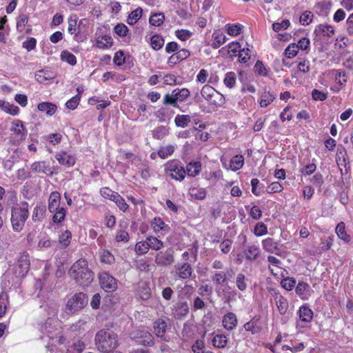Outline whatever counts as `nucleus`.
<instances>
[{"label":"nucleus","mask_w":353,"mask_h":353,"mask_svg":"<svg viewBox=\"0 0 353 353\" xmlns=\"http://www.w3.org/2000/svg\"><path fill=\"white\" fill-rule=\"evenodd\" d=\"M132 339L138 344L143 346H152L154 345V337L151 333L145 330H138L130 334Z\"/></svg>","instance_id":"obj_9"},{"label":"nucleus","mask_w":353,"mask_h":353,"mask_svg":"<svg viewBox=\"0 0 353 353\" xmlns=\"http://www.w3.org/2000/svg\"><path fill=\"white\" fill-rule=\"evenodd\" d=\"M94 343L99 352L110 353L119 345L117 334L113 331L101 329L95 335Z\"/></svg>","instance_id":"obj_2"},{"label":"nucleus","mask_w":353,"mask_h":353,"mask_svg":"<svg viewBox=\"0 0 353 353\" xmlns=\"http://www.w3.org/2000/svg\"><path fill=\"white\" fill-rule=\"evenodd\" d=\"M261 243L263 249L267 252L278 254L281 251L279 242L273 238L264 239Z\"/></svg>","instance_id":"obj_21"},{"label":"nucleus","mask_w":353,"mask_h":353,"mask_svg":"<svg viewBox=\"0 0 353 353\" xmlns=\"http://www.w3.org/2000/svg\"><path fill=\"white\" fill-rule=\"evenodd\" d=\"M236 74L233 72H227L223 79V83L226 87L232 88L236 84Z\"/></svg>","instance_id":"obj_57"},{"label":"nucleus","mask_w":353,"mask_h":353,"mask_svg":"<svg viewBox=\"0 0 353 353\" xmlns=\"http://www.w3.org/2000/svg\"><path fill=\"white\" fill-rule=\"evenodd\" d=\"M268 232V227L263 222L257 223L253 230V233L256 236L265 235Z\"/></svg>","instance_id":"obj_54"},{"label":"nucleus","mask_w":353,"mask_h":353,"mask_svg":"<svg viewBox=\"0 0 353 353\" xmlns=\"http://www.w3.org/2000/svg\"><path fill=\"white\" fill-rule=\"evenodd\" d=\"M174 261V251L172 248H168L164 251L157 253L154 262L158 266L167 267Z\"/></svg>","instance_id":"obj_8"},{"label":"nucleus","mask_w":353,"mask_h":353,"mask_svg":"<svg viewBox=\"0 0 353 353\" xmlns=\"http://www.w3.org/2000/svg\"><path fill=\"white\" fill-rule=\"evenodd\" d=\"M101 288L108 292H115L118 288V281L108 272H101L98 275Z\"/></svg>","instance_id":"obj_6"},{"label":"nucleus","mask_w":353,"mask_h":353,"mask_svg":"<svg viewBox=\"0 0 353 353\" xmlns=\"http://www.w3.org/2000/svg\"><path fill=\"white\" fill-rule=\"evenodd\" d=\"M99 193L102 197L105 199H109L112 201H114L116 196L119 194L118 192L112 190L108 187H103L100 189Z\"/></svg>","instance_id":"obj_50"},{"label":"nucleus","mask_w":353,"mask_h":353,"mask_svg":"<svg viewBox=\"0 0 353 353\" xmlns=\"http://www.w3.org/2000/svg\"><path fill=\"white\" fill-rule=\"evenodd\" d=\"M335 81L338 85L332 87L331 90L338 92L345 86L347 81L346 73L343 71L336 70Z\"/></svg>","instance_id":"obj_27"},{"label":"nucleus","mask_w":353,"mask_h":353,"mask_svg":"<svg viewBox=\"0 0 353 353\" xmlns=\"http://www.w3.org/2000/svg\"><path fill=\"white\" fill-rule=\"evenodd\" d=\"M246 280L247 279L245 278V276L243 274L240 273V274H237V276L236 277V285L237 288L240 291L243 292V291L246 290V289L248 288Z\"/></svg>","instance_id":"obj_61"},{"label":"nucleus","mask_w":353,"mask_h":353,"mask_svg":"<svg viewBox=\"0 0 353 353\" xmlns=\"http://www.w3.org/2000/svg\"><path fill=\"white\" fill-rule=\"evenodd\" d=\"M152 137L156 139H162L169 134V129L164 125H160L154 128L152 132Z\"/></svg>","instance_id":"obj_42"},{"label":"nucleus","mask_w":353,"mask_h":353,"mask_svg":"<svg viewBox=\"0 0 353 353\" xmlns=\"http://www.w3.org/2000/svg\"><path fill=\"white\" fill-rule=\"evenodd\" d=\"M243 253L246 260L252 262L259 258L261 255V249L259 244L257 243H254L248 245L245 248Z\"/></svg>","instance_id":"obj_19"},{"label":"nucleus","mask_w":353,"mask_h":353,"mask_svg":"<svg viewBox=\"0 0 353 353\" xmlns=\"http://www.w3.org/2000/svg\"><path fill=\"white\" fill-rule=\"evenodd\" d=\"M61 194L58 191H53L48 198V210L50 212H55L60 207Z\"/></svg>","instance_id":"obj_26"},{"label":"nucleus","mask_w":353,"mask_h":353,"mask_svg":"<svg viewBox=\"0 0 353 353\" xmlns=\"http://www.w3.org/2000/svg\"><path fill=\"white\" fill-rule=\"evenodd\" d=\"M30 168L34 173L45 174L49 176L53 174L50 163L46 161H35L31 164Z\"/></svg>","instance_id":"obj_15"},{"label":"nucleus","mask_w":353,"mask_h":353,"mask_svg":"<svg viewBox=\"0 0 353 353\" xmlns=\"http://www.w3.org/2000/svg\"><path fill=\"white\" fill-rule=\"evenodd\" d=\"M165 21V15L163 12L152 14L149 18V23L151 26L159 27Z\"/></svg>","instance_id":"obj_41"},{"label":"nucleus","mask_w":353,"mask_h":353,"mask_svg":"<svg viewBox=\"0 0 353 353\" xmlns=\"http://www.w3.org/2000/svg\"><path fill=\"white\" fill-rule=\"evenodd\" d=\"M164 45V39L160 34H154L150 38V46L154 50H159Z\"/></svg>","instance_id":"obj_40"},{"label":"nucleus","mask_w":353,"mask_h":353,"mask_svg":"<svg viewBox=\"0 0 353 353\" xmlns=\"http://www.w3.org/2000/svg\"><path fill=\"white\" fill-rule=\"evenodd\" d=\"M272 294L279 312L281 315L285 314L289 307L288 299L277 290H272Z\"/></svg>","instance_id":"obj_14"},{"label":"nucleus","mask_w":353,"mask_h":353,"mask_svg":"<svg viewBox=\"0 0 353 353\" xmlns=\"http://www.w3.org/2000/svg\"><path fill=\"white\" fill-rule=\"evenodd\" d=\"M88 304V296L83 292L74 294L68 299L66 307L71 312H77L83 309Z\"/></svg>","instance_id":"obj_7"},{"label":"nucleus","mask_w":353,"mask_h":353,"mask_svg":"<svg viewBox=\"0 0 353 353\" xmlns=\"http://www.w3.org/2000/svg\"><path fill=\"white\" fill-rule=\"evenodd\" d=\"M233 274L234 271L231 268L228 269L226 272L215 271L212 275V280L215 284L221 285L226 283Z\"/></svg>","instance_id":"obj_20"},{"label":"nucleus","mask_w":353,"mask_h":353,"mask_svg":"<svg viewBox=\"0 0 353 353\" xmlns=\"http://www.w3.org/2000/svg\"><path fill=\"white\" fill-rule=\"evenodd\" d=\"M37 109L40 112H46L48 116H52L57 111V105L51 102H42L38 104Z\"/></svg>","instance_id":"obj_32"},{"label":"nucleus","mask_w":353,"mask_h":353,"mask_svg":"<svg viewBox=\"0 0 353 353\" xmlns=\"http://www.w3.org/2000/svg\"><path fill=\"white\" fill-rule=\"evenodd\" d=\"M175 90H176L174 92L177 101H185L190 96V91L188 88H176Z\"/></svg>","instance_id":"obj_58"},{"label":"nucleus","mask_w":353,"mask_h":353,"mask_svg":"<svg viewBox=\"0 0 353 353\" xmlns=\"http://www.w3.org/2000/svg\"><path fill=\"white\" fill-rule=\"evenodd\" d=\"M242 26L239 23H228L226 25V32L229 35L237 36L241 34Z\"/></svg>","instance_id":"obj_52"},{"label":"nucleus","mask_w":353,"mask_h":353,"mask_svg":"<svg viewBox=\"0 0 353 353\" xmlns=\"http://www.w3.org/2000/svg\"><path fill=\"white\" fill-rule=\"evenodd\" d=\"M9 304V296L7 292L2 291L0 293V319L3 317L6 313L8 305Z\"/></svg>","instance_id":"obj_38"},{"label":"nucleus","mask_w":353,"mask_h":353,"mask_svg":"<svg viewBox=\"0 0 353 353\" xmlns=\"http://www.w3.org/2000/svg\"><path fill=\"white\" fill-rule=\"evenodd\" d=\"M336 233L339 239L345 242H350L351 237L345 231V224L344 222H340L336 227Z\"/></svg>","instance_id":"obj_37"},{"label":"nucleus","mask_w":353,"mask_h":353,"mask_svg":"<svg viewBox=\"0 0 353 353\" xmlns=\"http://www.w3.org/2000/svg\"><path fill=\"white\" fill-rule=\"evenodd\" d=\"M245 209L249 210V215L254 220H259L262 216V211L257 205H253L250 208V205H245Z\"/></svg>","instance_id":"obj_53"},{"label":"nucleus","mask_w":353,"mask_h":353,"mask_svg":"<svg viewBox=\"0 0 353 353\" xmlns=\"http://www.w3.org/2000/svg\"><path fill=\"white\" fill-rule=\"evenodd\" d=\"M238 323L236 315L232 312H227L222 319V325L227 331H232L236 329Z\"/></svg>","instance_id":"obj_18"},{"label":"nucleus","mask_w":353,"mask_h":353,"mask_svg":"<svg viewBox=\"0 0 353 353\" xmlns=\"http://www.w3.org/2000/svg\"><path fill=\"white\" fill-rule=\"evenodd\" d=\"M0 108L5 112L13 116L17 115L20 111L17 105L10 104L4 100H0Z\"/></svg>","instance_id":"obj_34"},{"label":"nucleus","mask_w":353,"mask_h":353,"mask_svg":"<svg viewBox=\"0 0 353 353\" xmlns=\"http://www.w3.org/2000/svg\"><path fill=\"white\" fill-rule=\"evenodd\" d=\"M298 314L302 322L308 323L312 321L314 313L307 305L304 304L299 307Z\"/></svg>","instance_id":"obj_28"},{"label":"nucleus","mask_w":353,"mask_h":353,"mask_svg":"<svg viewBox=\"0 0 353 353\" xmlns=\"http://www.w3.org/2000/svg\"><path fill=\"white\" fill-rule=\"evenodd\" d=\"M314 14L311 11H305L300 16L299 21L303 26H307L312 23Z\"/></svg>","instance_id":"obj_64"},{"label":"nucleus","mask_w":353,"mask_h":353,"mask_svg":"<svg viewBox=\"0 0 353 353\" xmlns=\"http://www.w3.org/2000/svg\"><path fill=\"white\" fill-rule=\"evenodd\" d=\"M29 215V204L27 201H23L14 203L11 208L10 217L12 230L17 232H21L23 229Z\"/></svg>","instance_id":"obj_3"},{"label":"nucleus","mask_w":353,"mask_h":353,"mask_svg":"<svg viewBox=\"0 0 353 353\" xmlns=\"http://www.w3.org/2000/svg\"><path fill=\"white\" fill-rule=\"evenodd\" d=\"M189 194L197 200H203L206 197L207 192L205 188L199 186H192L189 189Z\"/></svg>","instance_id":"obj_35"},{"label":"nucleus","mask_w":353,"mask_h":353,"mask_svg":"<svg viewBox=\"0 0 353 353\" xmlns=\"http://www.w3.org/2000/svg\"><path fill=\"white\" fill-rule=\"evenodd\" d=\"M192 35V32L186 29H179L175 31V36L182 41H186Z\"/></svg>","instance_id":"obj_63"},{"label":"nucleus","mask_w":353,"mask_h":353,"mask_svg":"<svg viewBox=\"0 0 353 353\" xmlns=\"http://www.w3.org/2000/svg\"><path fill=\"white\" fill-rule=\"evenodd\" d=\"M130 240L129 233L123 229H118L115 234V241L118 243H128Z\"/></svg>","instance_id":"obj_56"},{"label":"nucleus","mask_w":353,"mask_h":353,"mask_svg":"<svg viewBox=\"0 0 353 353\" xmlns=\"http://www.w3.org/2000/svg\"><path fill=\"white\" fill-rule=\"evenodd\" d=\"M52 213L54 214L52 219L53 223H61L65 220L67 211L65 208L61 207L57 210L52 212Z\"/></svg>","instance_id":"obj_46"},{"label":"nucleus","mask_w":353,"mask_h":353,"mask_svg":"<svg viewBox=\"0 0 353 353\" xmlns=\"http://www.w3.org/2000/svg\"><path fill=\"white\" fill-rule=\"evenodd\" d=\"M46 206L43 203H39L34 208L32 214V220L34 223H40L41 222L46 215Z\"/></svg>","instance_id":"obj_24"},{"label":"nucleus","mask_w":353,"mask_h":353,"mask_svg":"<svg viewBox=\"0 0 353 353\" xmlns=\"http://www.w3.org/2000/svg\"><path fill=\"white\" fill-rule=\"evenodd\" d=\"M68 274L75 283L83 288L88 287L94 279V274L89 268L88 261L81 258L70 267Z\"/></svg>","instance_id":"obj_1"},{"label":"nucleus","mask_w":353,"mask_h":353,"mask_svg":"<svg viewBox=\"0 0 353 353\" xmlns=\"http://www.w3.org/2000/svg\"><path fill=\"white\" fill-rule=\"evenodd\" d=\"M223 166L227 170H231L233 172H236L241 169L244 165V157L241 154H236L234 156L230 161L229 166L227 167L226 163L221 159Z\"/></svg>","instance_id":"obj_17"},{"label":"nucleus","mask_w":353,"mask_h":353,"mask_svg":"<svg viewBox=\"0 0 353 353\" xmlns=\"http://www.w3.org/2000/svg\"><path fill=\"white\" fill-rule=\"evenodd\" d=\"M61 59L71 65H74L77 63L76 57L68 50H63L61 54Z\"/></svg>","instance_id":"obj_59"},{"label":"nucleus","mask_w":353,"mask_h":353,"mask_svg":"<svg viewBox=\"0 0 353 353\" xmlns=\"http://www.w3.org/2000/svg\"><path fill=\"white\" fill-rule=\"evenodd\" d=\"M71 239L72 233L70 230H66L59 235V242L61 244V248H65L70 244Z\"/></svg>","instance_id":"obj_49"},{"label":"nucleus","mask_w":353,"mask_h":353,"mask_svg":"<svg viewBox=\"0 0 353 353\" xmlns=\"http://www.w3.org/2000/svg\"><path fill=\"white\" fill-rule=\"evenodd\" d=\"M296 279L294 277L286 276L281 281V285L287 291H291L296 285Z\"/></svg>","instance_id":"obj_51"},{"label":"nucleus","mask_w":353,"mask_h":353,"mask_svg":"<svg viewBox=\"0 0 353 353\" xmlns=\"http://www.w3.org/2000/svg\"><path fill=\"white\" fill-rule=\"evenodd\" d=\"M147 240L148 242L149 248L152 250L159 251L162 248L164 247V243L159 239L158 236H148Z\"/></svg>","instance_id":"obj_36"},{"label":"nucleus","mask_w":353,"mask_h":353,"mask_svg":"<svg viewBox=\"0 0 353 353\" xmlns=\"http://www.w3.org/2000/svg\"><path fill=\"white\" fill-rule=\"evenodd\" d=\"M143 10L141 8L139 7L132 11L128 15L127 22L129 25L135 24L139 19L142 17Z\"/></svg>","instance_id":"obj_43"},{"label":"nucleus","mask_w":353,"mask_h":353,"mask_svg":"<svg viewBox=\"0 0 353 353\" xmlns=\"http://www.w3.org/2000/svg\"><path fill=\"white\" fill-rule=\"evenodd\" d=\"M314 32L321 37H332L335 30L332 26L329 24H319L316 26Z\"/></svg>","instance_id":"obj_29"},{"label":"nucleus","mask_w":353,"mask_h":353,"mask_svg":"<svg viewBox=\"0 0 353 353\" xmlns=\"http://www.w3.org/2000/svg\"><path fill=\"white\" fill-rule=\"evenodd\" d=\"M299 48L296 43H292L285 50V55L288 59H292L298 54Z\"/></svg>","instance_id":"obj_62"},{"label":"nucleus","mask_w":353,"mask_h":353,"mask_svg":"<svg viewBox=\"0 0 353 353\" xmlns=\"http://www.w3.org/2000/svg\"><path fill=\"white\" fill-rule=\"evenodd\" d=\"M201 94L210 105H214L216 107L223 105L225 101L223 95L210 85L203 86Z\"/></svg>","instance_id":"obj_5"},{"label":"nucleus","mask_w":353,"mask_h":353,"mask_svg":"<svg viewBox=\"0 0 353 353\" xmlns=\"http://www.w3.org/2000/svg\"><path fill=\"white\" fill-rule=\"evenodd\" d=\"M150 225L153 232L158 236V237L163 236L170 230V226L159 216L154 217L151 221Z\"/></svg>","instance_id":"obj_11"},{"label":"nucleus","mask_w":353,"mask_h":353,"mask_svg":"<svg viewBox=\"0 0 353 353\" xmlns=\"http://www.w3.org/2000/svg\"><path fill=\"white\" fill-rule=\"evenodd\" d=\"M56 76L55 72L48 67L37 70L34 75L35 79L42 84H48Z\"/></svg>","instance_id":"obj_12"},{"label":"nucleus","mask_w":353,"mask_h":353,"mask_svg":"<svg viewBox=\"0 0 353 353\" xmlns=\"http://www.w3.org/2000/svg\"><path fill=\"white\" fill-rule=\"evenodd\" d=\"M12 124V127L10 130L17 138L16 141H14L13 144H19L21 141L26 139L28 130L25 127L23 122L21 120H14Z\"/></svg>","instance_id":"obj_10"},{"label":"nucleus","mask_w":353,"mask_h":353,"mask_svg":"<svg viewBox=\"0 0 353 353\" xmlns=\"http://www.w3.org/2000/svg\"><path fill=\"white\" fill-rule=\"evenodd\" d=\"M212 343L216 348H224L228 344V337L225 334H216L213 337Z\"/></svg>","instance_id":"obj_39"},{"label":"nucleus","mask_w":353,"mask_h":353,"mask_svg":"<svg viewBox=\"0 0 353 353\" xmlns=\"http://www.w3.org/2000/svg\"><path fill=\"white\" fill-rule=\"evenodd\" d=\"M175 274L180 279L183 280L189 279L193 273L192 265L188 262L178 263L174 266Z\"/></svg>","instance_id":"obj_13"},{"label":"nucleus","mask_w":353,"mask_h":353,"mask_svg":"<svg viewBox=\"0 0 353 353\" xmlns=\"http://www.w3.org/2000/svg\"><path fill=\"white\" fill-rule=\"evenodd\" d=\"M114 41L109 34L99 35L96 39V46L99 49H109L113 46Z\"/></svg>","instance_id":"obj_30"},{"label":"nucleus","mask_w":353,"mask_h":353,"mask_svg":"<svg viewBox=\"0 0 353 353\" xmlns=\"http://www.w3.org/2000/svg\"><path fill=\"white\" fill-rule=\"evenodd\" d=\"M295 292L296 295L302 300H307L311 296V288L307 283L304 281H299Z\"/></svg>","instance_id":"obj_22"},{"label":"nucleus","mask_w":353,"mask_h":353,"mask_svg":"<svg viewBox=\"0 0 353 353\" xmlns=\"http://www.w3.org/2000/svg\"><path fill=\"white\" fill-rule=\"evenodd\" d=\"M284 190L283 185L279 181L272 182L267 186L266 191L268 194L280 193Z\"/></svg>","instance_id":"obj_55"},{"label":"nucleus","mask_w":353,"mask_h":353,"mask_svg":"<svg viewBox=\"0 0 353 353\" xmlns=\"http://www.w3.org/2000/svg\"><path fill=\"white\" fill-rule=\"evenodd\" d=\"M190 121L191 118L188 114H177L174 119L175 125L180 128L187 127Z\"/></svg>","instance_id":"obj_47"},{"label":"nucleus","mask_w":353,"mask_h":353,"mask_svg":"<svg viewBox=\"0 0 353 353\" xmlns=\"http://www.w3.org/2000/svg\"><path fill=\"white\" fill-rule=\"evenodd\" d=\"M165 175L176 181H182L186 176L183 163L178 159H172L164 164Z\"/></svg>","instance_id":"obj_4"},{"label":"nucleus","mask_w":353,"mask_h":353,"mask_svg":"<svg viewBox=\"0 0 353 353\" xmlns=\"http://www.w3.org/2000/svg\"><path fill=\"white\" fill-rule=\"evenodd\" d=\"M114 33L120 37H126L129 33V28L124 23L117 24L114 28Z\"/></svg>","instance_id":"obj_60"},{"label":"nucleus","mask_w":353,"mask_h":353,"mask_svg":"<svg viewBox=\"0 0 353 353\" xmlns=\"http://www.w3.org/2000/svg\"><path fill=\"white\" fill-rule=\"evenodd\" d=\"M154 332L157 337L161 338L165 341L168 340L165 337V334L167 330V323L162 319H158L154 321Z\"/></svg>","instance_id":"obj_23"},{"label":"nucleus","mask_w":353,"mask_h":353,"mask_svg":"<svg viewBox=\"0 0 353 353\" xmlns=\"http://www.w3.org/2000/svg\"><path fill=\"white\" fill-rule=\"evenodd\" d=\"M259 319V318L254 317L250 321L245 323L243 325L245 330L251 332L252 334L258 333L261 330V328L256 325Z\"/></svg>","instance_id":"obj_48"},{"label":"nucleus","mask_w":353,"mask_h":353,"mask_svg":"<svg viewBox=\"0 0 353 353\" xmlns=\"http://www.w3.org/2000/svg\"><path fill=\"white\" fill-rule=\"evenodd\" d=\"M276 99V95L270 91H264L260 96L259 103L261 108H265Z\"/></svg>","instance_id":"obj_31"},{"label":"nucleus","mask_w":353,"mask_h":353,"mask_svg":"<svg viewBox=\"0 0 353 353\" xmlns=\"http://www.w3.org/2000/svg\"><path fill=\"white\" fill-rule=\"evenodd\" d=\"M176 90H173L172 94L167 93L164 95L163 99V103L164 105H171L174 108H179L178 104V101L175 95V92Z\"/></svg>","instance_id":"obj_44"},{"label":"nucleus","mask_w":353,"mask_h":353,"mask_svg":"<svg viewBox=\"0 0 353 353\" xmlns=\"http://www.w3.org/2000/svg\"><path fill=\"white\" fill-rule=\"evenodd\" d=\"M186 174L188 176L196 177L202 170V164L199 161H192L187 163L185 167Z\"/></svg>","instance_id":"obj_25"},{"label":"nucleus","mask_w":353,"mask_h":353,"mask_svg":"<svg viewBox=\"0 0 353 353\" xmlns=\"http://www.w3.org/2000/svg\"><path fill=\"white\" fill-rule=\"evenodd\" d=\"M99 256L101 263L112 265L115 261L114 256L108 250L103 249L99 250Z\"/></svg>","instance_id":"obj_33"},{"label":"nucleus","mask_w":353,"mask_h":353,"mask_svg":"<svg viewBox=\"0 0 353 353\" xmlns=\"http://www.w3.org/2000/svg\"><path fill=\"white\" fill-rule=\"evenodd\" d=\"M150 248L148 245V242L147 238L145 241H138L135 244L134 250L137 254L138 255H143L148 252Z\"/></svg>","instance_id":"obj_45"},{"label":"nucleus","mask_w":353,"mask_h":353,"mask_svg":"<svg viewBox=\"0 0 353 353\" xmlns=\"http://www.w3.org/2000/svg\"><path fill=\"white\" fill-rule=\"evenodd\" d=\"M55 159L61 165L68 168L72 167L76 163V158L74 155L68 154L65 151H61L57 152L55 155Z\"/></svg>","instance_id":"obj_16"}]
</instances>
